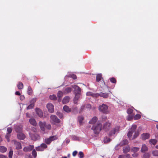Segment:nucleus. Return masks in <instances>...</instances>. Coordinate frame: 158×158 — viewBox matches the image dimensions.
I'll return each mask as SVG.
<instances>
[{
    "mask_svg": "<svg viewBox=\"0 0 158 158\" xmlns=\"http://www.w3.org/2000/svg\"><path fill=\"white\" fill-rule=\"evenodd\" d=\"M133 116L131 115H128L127 117V119L128 121H130L132 119H133Z\"/></svg>",
    "mask_w": 158,
    "mask_h": 158,
    "instance_id": "4d7b16f0",
    "label": "nucleus"
},
{
    "mask_svg": "<svg viewBox=\"0 0 158 158\" xmlns=\"http://www.w3.org/2000/svg\"><path fill=\"white\" fill-rule=\"evenodd\" d=\"M47 107L50 112L52 113L54 112V106L52 103H48L47 105Z\"/></svg>",
    "mask_w": 158,
    "mask_h": 158,
    "instance_id": "6e6552de",
    "label": "nucleus"
},
{
    "mask_svg": "<svg viewBox=\"0 0 158 158\" xmlns=\"http://www.w3.org/2000/svg\"><path fill=\"white\" fill-rule=\"evenodd\" d=\"M137 127V126L136 125H133L132 126L130 130L127 133V136L129 138H131V137L132 134L134 132H135V130Z\"/></svg>",
    "mask_w": 158,
    "mask_h": 158,
    "instance_id": "7ed1b4c3",
    "label": "nucleus"
},
{
    "mask_svg": "<svg viewBox=\"0 0 158 158\" xmlns=\"http://www.w3.org/2000/svg\"><path fill=\"white\" fill-rule=\"evenodd\" d=\"M141 117V116L140 114H137L134 117V119L135 120H138Z\"/></svg>",
    "mask_w": 158,
    "mask_h": 158,
    "instance_id": "37998d69",
    "label": "nucleus"
},
{
    "mask_svg": "<svg viewBox=\"0 0 158 158\" xmlns=\"http://www.w3.org/2000/svg\"><path fill=\"white\" fill-rule=\"evenodd\" d=\"M72 87L74 89L75 93V94H81V89L78 86L74 85H72Z\"/></svg>",
    "mask_w": 158,
    "mask_h": 158,
    "instance_id": "0eeeda50",
    "label": "nucleus"
},
{
    "mask_svg": "<svg viewBox=\"0 0 158 158\" xmlns=\"http://www.w3.org/2000/svg\"><path fill=\"white\" fill-rule=\"evenodd\" d=\"M56 114L60 118H63V115L62 114L60 113V112H57Z\"/></svg>",
    "mask_w": 158,
    "mask_h": 158,
    "instance_id": "8fccbe9b",
    "label": "nucleus"
},
{
    "mask_svg": "<svg viewBox=\"0 0 158 158\" xmlns=\"http://www.w3.org/2000/svg\"><path fill=\"white\" fill-rule=\"evenodd\" d=\"M15 131L16 132L20 133L23 131V126L21 125H17L15 127Z\"/></svg>",
    "mask_w": 158,
    "mask_h": 158,
    "instance_id": "9b49d317",
    "label": "nucleus"
},
{
    "mask_svg": "<svg viewBox=\"0 0 158 158\" xmlns=\"http://www.w3.org/2000/svg\"><path fill=\"white\" fill-rule=\"evenodd\" d=\"M72 89L70 87H67L64 89V92L65 93H69L71 92Z\"/></svg>",
    "mask_w": 158,
    "mask_h": 158,
    "instance_id": "c85d7f7f",
    "label": "nucleus"
},
{
    "mask_svg": "<svg viewBox=\"0 0 158 158\" xmlns=\"http://www.w3.org/2000/svg\"><path fill=\"white\" fill-rule=\"evenodd\" d=\"M150 134L148 133H144L141 135L142 139L143 140H145L149 138Z\"/></svg>",
    "mask_w": 158,
    "mask_h": 158,
    "instance_id": "4468645a",
    "label": "nucleus"
},
{
    "mask_svg": "<svg viewBox=\"0 0 158 158\" xmlns=\"http://www.w3.org/2000/svg\"><path fill=\"white\" fill-rule=\"evenodd\" d=\"M17 87L19 89H22L23 88V84L21 82H19L17 85Z\"/></svg>",
    "mask_w": 158,
    "mask_h": 158,
    "instance_id": "f704fd0d",
    "label": "nucleus"
},
{
    "mask_svg": "<svg viewBox=\"0 0 158 158\" xmlns=\"http://www.w3.org/2000/svg\"><path fill=\"white\" fill-rule=\"evenodd\" d=\"M128 142L127 139H124L120 143V144L121 146L127 145L128 144Z\"/></svg>",
    "mask_w": 158,
    "mask_h": 158,
    "instance_id": "7c9ffc66",
    "label": "nucleus"
},
{
    "mask_svg": "<svg viewBox=\"0 0 158 158\" xmlns=\"http://www.w3.org/2000/svg\"><path fill=\"white\" fill-rule=\"evenodd\" d=\"M7 131L8 132V134H10L12 130L11 128L8 127L7 129Z\"/></svg>",
    "mask_w": 158,
    "mask_h": 158,
    "instance_id": "bf43d9fd",
    "label": "nucleus"
},
{
    "mask_svg": "<svg viewBox=\"0 0 158 158\" xmlns=\"http://www.w3.org/2000/svg\"><path fill=\"white\" fill-rule=\"evenodd\" d=\"M138 154L137 153H134L132 155V156L134 157H137L138 156Z\"/></svg>",
    "mask_w": 158,
    "mask_h": 158,
    "instance_id": "338daca9",
    "label": "nucleus"
},
{
    "mask_svg": "<svg viewBox=\"0 0 158 158\" xmlns=\"http://www.w3.org/2000/svg\"><path fill=\"white\" fill-rule=\"evenodd\" d=\"M63 109L67 113H69L71 111V109L69 108V107L66 105H65L64 106Z\"/></svg>",
    "mask_w": 158,
    "mask_h": 158,
    "instance_id": "5701e85b",
    "label": "nucleus"
},
{
    "mask_svg": "<svg viewBox=\"0 0 158 158\" xmlns=\"http://www.w3.org/2000/svg\"><path fill=\"white\" fill-rule=\"evenodd\" d=\"M50 118L54 122L59 123L60 122V120L56 115H52L50 116Z\"/></svg>",
    "mask_w": 158,
    "mask_h": 158,
    "instance_id": "9d476101",
    "label": "nucleus"
},
{
    "mask_svg": "<svg viewBox=\"0 0 158 158\" xmlns=\"http://www.w3.org/2000/svg\"><path fill=\"white\" fill-rule=\"evenodd\" d=\"M32 156L36 158L37 156V152L35 149H33L32 152Z\"/></svg>",
    "mask_w": 158,
    "mask_h": 158,
    "instance_id": "a19ab883",
    "label": "nucleus"
},
{
    "mask_svg": "<svg viewBox=\"0 0 158 158\" xmlns=\"http://www.w3.org/2000/svg\"><path fill=\"white\" fill-rule=\"evenodd\" d=\"M45 127L48 130H50L51 129V126L50 124H46Z\"/></svg>",
    "mask_w": 158,
    "mask_h": 158,
    "instance_id": "13d9d810",
    "label": "nucleus"
},
{
    "mask_svg": "<svg viewBox=\"0 0 158 158\" xmlns=\"http://www.w3.org/2000/svg\"><path fill=\"white\" fill-rule=\"evenodd\" d=\"M36 150L38 151H43V149L41 147V146H38L36 148Z\"/></svg>",
    "mask_w": 158,
    "mask_h": 158,
    "instance_id": "49530a36",
    "label": "nucleus"
},
{
    "mask_svg": "<svg viewBox=\"0 0 158 158\" xmlns=\"http://www.w3.org/2000/svg\"><path fill=\"white\" fill-rule=\"evenodd\" d=\"M70 100V97L68 96H66L63 98L62 103L63 104H66L69 102Z\"/></svg>",
    "mask_w": 158,
    "mask_h": 158,
    "instance_id": "dca6fc26",
    "label": "nucleus"
},
{
    "mask_svg": "<svg viewBox=\"0 0 158 158\" xmlns=\"http://www.w3.org/2000/svg\"><path fill=\"white\" fill-rule=\"evenodd\" d=\"M153 155L155 156H158V151L155 150L153 151L152 152Z\"/></svg>",
    "mask_w": 158,
    "mask_h": 158,
    "instance_id": "58836bf2",
    "label": "nucleus"
},
{
    "mask_svg": "<svg viewBox=\"0 0 158 158\" xmlns=\"http://www.w3.org/2000/svg\"><path fill=\"white\" fill-rule=\"evenodd\" d=\"M13 154V151L11 149L10 150L9 153V158H12Z\"/></svg>",
    "mask_w": 158,
    "mask_h": 158,
    "instance_id": "09e8293b",
    "label": "nucleus"
},
{
    "mask_svg": "<svg viewBox=\"0 0 158 158\" xmlns=\"http://www.w3.org/2000/svg\"><path fill=\"white\" fill-rule=\"evenodd\" d=\"M52 142V141L50 137L49 138L45 139L44 140L45 143L48 145L50 144Z\"/></svg>",
    "mask_w": 158,
    "mask_h": 158,
    "instance_id": "c756f323",
    "label": "nucleus"
},
{
    "mask_svg": "<svg viewBox=\"0 0 158 158\" xmlns=\"http://www.w3.org/2000/svg\"><path fill=\"white\" fill-rule=\"evenodd\" d=\"M86 108L90 109L91 108V106L90 104H88L85 105Z\"/></svg>",
    "mask_w": 158,
    "mask_h": 158,
    "instance_id": "69168bd1",
    "label": "nucleus"
},
{
    "mask_svg": "<svg viewBox=\"0 0 158 158\" xmlns=\"http://www.w3.org/2000/svg\"><path fill=\"white\" fill-rule=\"evenodd\" d=\"M33 93V90L31 88L30 86H29L28 87L27 93L29 95H32Z\"/></svg>",
    "mask_w": 158,
    "mask_h": 158,
    "instance_id": "2f4dec72",
    "label": "nucleus"
},
{
    "mask_svg": "<svg viewBox=\"0 0 158 158\" xmlns=\"http://www.w3.org/2000/svg\"><path fill=\"white\" fill-rule=\"evenodd\" d=\"M133 110L132 109L129 108L127 110V112L128 114H131L133 112Z\"/></svg>",
    "mask_w": 158,
    "mask_h": 158,
    "instance_id": "5fc2aeb1",
    "label": "nucleus"
},
{
    "mask_svg": "<svg viewBox=\"0 0 158 158\" xmlns=\"http://www.w3.org/2000/svg\"><path fill=\"white\" fill-rule=\"evenodd\" d=\"M102 125L101 123H98L96 126H93L91 129L94 131V134H98L102 129Z\"/></svg>",
    "mask_w": 158,
    "mask_h": 158,
    "instance_id": "f03ea898",
    "label": "nucleus"
},
{
    "mask_svg": "<svg viewBox=\"0 0 158 158\" xmlns=\"http://www.w3.org/2000/svg\"><path fill=\"white\" fill-rule=\"evenodd\" d=\"M102 78V74H98L96 77V81L97 82H99L101 81Z\"/></svg>",
    "mask_w": 158,
    "mask_h": 158,
    "instance_id": "473e14b6",
    "label": "nucleus"
},
{
    "mask_svg": "<svg viewBox=\"0 0 158 158\" xmlns=\"http://www.w3.org/2000/svg\"><path fill=\"white\" fill-rule=\"evenodd\" d=\"M12 142H13L14 146L16 150H19L22 148V144L20 142L15 140H13Z\"/></svg>",
    "mask_w": 158,
    "mask_h": 158,
    "instance_id": "39448f33",
    "label": "nucleus"
},
{
    "mask_svg": "<svg viewBox=\"0 0 158 158\" xmlns=\"http://www.w3.org/2000/svg\"><path fill=\"white\" fill-rule=\"evenodd\" d=\"M36 101V100L35 99H32L31 101V102H33V103H31V104H30L27 107V109H32V108H33V107L34 106V103Z\"/></svg>",
    "mask_w": 158,
    "mask_h": 158,
    "instance_id": "a211bd4d",
    "label": "nucleus"
},
{
    "mask_svg": "<svg viewBox=\"0 0 158 158\" xmlns=\"http://www.w3.org/2000/svg\"><path fill=\"white\" fill-rule=\"evenodd\" d=\"M139 135V132L138 131H136L135 132V134L134 135L132 139H135Z\"/></svg>",
    "mask_w": 158,
    "mask_h": 158,
    "instance_id": "ea45409f",
    "label": "nucleus"
},
{
    "mask_svg": "<svg viewBox=\"0 0 158 158\" xmlns=\"http://www.w3.org/2000/svg\"><path fill=\"white\" fill-rule=\"evenodd\" d=\"M130 147L129 146H125L123 148V152L124 154H126L130 151Z\"/></svg>",
    "mask_w": 158,
    "mask_h": 158,
    "instance_id": "6ab92c4d",
    "label": "nucleus"
},
{
    "mask_svg": "<svg viewBox=\"0 0 158 158\" xmlns=\"http://www.w3.org/2000/svg\"><path fill=\"white\" fill-rule=\"evenodd\" d=\"M63 93L61 91H59L58 92L57 94V97L59 98L58 99V101L60 102L61 101V98L62 97Z\"/></svg>",
    "mask_w": 158,
    "mask_h": 158,
    "instance_id": "393cba45",
    "label": "nucleus"
},
{
    "mask_svg": "<svg viewBox=\"0 0 158 158\" xmlns=\"http://www.w3.org/2000/svg\"><path fill=\"white\" fill-rule=\"evenodd\" d=\"M40 146H41V147L43 148V151H44V149L46 148L48 146L47 145L44 143H42L40 144Z\"/></svg>",
    "mask_w": 158,
    "mask_h": 158,
    "instance_id": "79ce46f5",
    "label": "nucleus"
},
{
    "mask_svg": "<svg viewBox=\"0 0 158 158\" xmlns=\"http://www.w3.org/2000/svg\"><path fill=\"white\" fill-rule=\"evenodd\" d=\"M20 99L23 100L25 99V97L23 95H21L20 97Z\"/></svg>",
    "mask_w": 158,
    "mask_h": 158,
    "instance_id": "774afa93",
    "label": "nucleus"
},
{
    "mask_svg": "<svg viewBox=\"0 0 158 158\" xmlns=\"http://www.w3.org/2000/svg\"><path fill=\"white\" fill-rule=\"evenodd\" d=\"M34 148L33 145H29L24 147L23 149V151L25 152H30Z\"/></svg>",
    "mask_w": 158,
    "mask_h": 158,
    "instance_id": "1a4fd4ad",
    "label": "nucleus"
},
{
    "mask_svg": "<svg viewBox=\"0 0 158 158\" xmlns=\"http://www.w3.org/2000/svg\"><path fill=\"white\" fill-rule=\"evenodd\" d=\"M110 81L113 83L115 84L116 83V80L114 77H112L110 79Z\"/></svg>",
    "mask_w": 158,
    "mask_h": 158,
    "instance_id": "c03bdc74",
    "label": "nucleus"
},
{
    "mask_svg": "<svg viewBox=\"0 0 158 158\" xmlns=\"http://www.w3.org/2000/svg\"><path fill=\"white\" fill-rule=\"evenodd\" d=\"M84 117L83 116H81L78 117V120L80 125L82 123V121L84 120Z\"/></svg>",
    "mask_w": 158,
    "mask_h": 158,
    "instance_id": "c9c22d12",
    "label": "nucleus"
},
{
    "mask_svg": "<svg viewBox=\"0 0 158 158\" xmlns=\"http://www.w3.org/2000/svg\"><path fill=\"white\" fill-rule=\"evenodd\" d=\"M85 106H81V108L80 110V113L82 112L84 109Z\"/></svg>",
    "mask_w": 158,
    "mask_h": 158,
    "instance_id": "e2e57ef3",
    "label": "nucleus"
},
{
    "mask_svg": "<svg viewBox=\"0 0 158 158\" xmlns=\"http://www.w3.org/2000/svg\"><path fill=\"white\" fill-rule=\"evenodd\" d=\"M10 134L7 133L6 136H5V138L6 139L7 141L9 142L10 141V139L9 138L10 137Z\"/></svg>",
    "mask_w": 158,
    "mask_h": 158,
    "instance_id": "864d4df0",
    "label": "nucleus"
},
{
    "mask_svg": "<svg viewBox=\"0 0 158 158\" xmlns=\"http://www.w3.org/2000/svg\"><path fill=\"white\" fill-rule=\"evenodd\" d=\"M71 77L74 79H76L77 78V76L74 74H72L70 75Z\"/></svg>",
    "mask_w": 158,
    "mask_h": 158,
    "instance_id": "052dcab7",
    "label": "nucleus"
},
{
    "mask_svg": "<svg viewBox=\"0 0 158 158\" xmlns=\"http://www.w3.org/2000/svg\"><path fill=\"white\" fill-rule=\"evenodd\" d=\"M87 94L88 95H91V96H94L96 97H98V96H99V94H90V92H89V93H88Z\"/></svg>",
    "mask_w": 158,
    "mask_h": 158,
    "instance_id": "6e6d98bb",
    "label": "nucleus"
},
{
    "mask_svg": "<svg viewBox=\"0 0 158 158\" xmlns=\"http://www.w3.org/2000/svg\"><path fill=\"white\" fill-rule=\"evenodd\" d=\"M36 113L40 117H42L43 116V113L42 111L39 108H37L35 109Z\"/></svg>",
    "mask_w": 158,
    "mask_h": 158,
    "instance_id": "ddd939ff",
    "label": "nucleus"
},
{
    "mask_svg": "<svg viewBox=\"0 0 158 158\" xmlns=\"http://www.w3.org/2000/svg\"><path fill=\"white\" fill-rule=\"evenodd\" d=\"M139 148L138 147H134L132 148L131 149V152H136L138 151L139 150Z\"/></svg>",
    "mask_w": 158,
    "mask_h": 158,
    "instance_id": "4c0bfd02",
    "label": "nucleus"
},
{
    "mask_svg": "<svg viewBox=\"0 0 158 158\" xmlns=\"http://www.w3.org/2000/svg\"><path fill=\"white\" fill-rule=\"evenodd\" d=\"M7 148L3 146L0 147V152L2 153H4L6 152Z\"/></svg>",
    "mask_w": 158,
    "mask_h": 158,
    "instance_id": "72a5a7b5",
    "label": "nucleus"
},
{
    "mask_svg": "<svg viewBox=\"0 0 158 158\" xmlns=\"http://www.w3.org/2000/svg\"><path fill=\"white\" fill-rule=\"evenodd\" d=\"M0 158H8L7 157L3 155H0Z\"/></svg>",
    "mask_w": 158,
    "mask_h": 158,
    "instance_id": "0e129e2a",
    "label": "nucleus"
},
{
    "mask_svg": "<svg viewBox=\"0 0 158 158\" xmlns=\"http://www.w3.org/2000/svg\"><path fill=\"white\" fill-rule=\"evenodd\" d=\"M79 157L80 158H83L84 157V154L82 152H80L79 153Z\"/></svg>",
    "mask_w": 158,
    "mask_h": 158,
    "instance_id": "3c124183",
    "label": "nucleus"
},
{
    "mask_svg": "<svg viewBox=\"0 0 158 158\" xmlns=\"http://www.w3.org/2000/svg\"><path fill=\"white\" fill-rule=\"evenodd\" d=\"M150 157V155L148 153H147L145 154H144L143 156V158H149Z\"/></svg>",
    "mask_w": 158,
    "mask_h": 158,
    "instance_id": "603ef678",
    "label": "nucleus"
},
{
    "mask_svg": "<svg viewBox=\"0 0 158 158\" xmlns=\"http://www.w3.org/2000/svg\"><path fill=\"white\" fill-rule=\"evenodd\" d=\"M52 141L57 140L58 139V136L57 135H55L50 137Z\"/></svg>",
    "mask_w": 158,
    "mask_h": 158,
    "instance_id": "e433bc0d",
    "label": "nucleus"
},
{
    "mask_svg": "<svg viewBox=\"0 0 158 158\" xmlns=\"http://www.w3.org/2000/svg\"><path fill=\"white\" fill-rule=\"evenodd\" d=\"M131 155L129 154H123L120 155L118 158H130Z\"/></svg>",
    "mask_w": 158,
    "mask_h": 158,
    "instance_id": "4be33fe9",
    "label": "nucleus"
},
{
    "mask_svg": "<svg viewBox=\"0 0 158 158\" xmlns=\"http://www.w3.org/2000/svg\"><path fill=\"white\" fill-rule=\"evenodd\" d=\"M119 127L118 126L112 129L109 133V135L110 137H111L116 133L118 132Z\"/></svg>",
    "mask_w": 158,
    "mask_h": 158,
    "instance_id": "20e7f679",
    "label": "nucleus"
},
{
    "mask_svg": "<svg viewBox=\"0 0 158 158\" xmlns=\"http://www.w3.org/2000/svg\"><path fill=\"white\" fill-rule=\"evenodd\" d=\"M99 96L103 98H106L108 97L109 95L108 93L101 92L99 94Z\"/></svg>",
    "mask_w": 158,
    "mask_h": 158,
    "instance_id": "bb28decb",
    "label": "nucleus"
},
{
    "mask_svg": "<svg viewBox=\"0 0 158 158\" xmlns=\"http://www.w3.org/2000/svg\"><path fill=\"white\" fill-rule=\"evenodd\" d=\"M110 126V123L106 122L104 124L102 128L105 131H107L109 130Z\"/></svg>",
    "mask_w": 158,
    "mask_h": 158,
    "instance_id": "423d86ee",
    "label": "nucleus"
},
{
    "mask_svg": "<svg viewBox=\"0 0 158 158\" xmlns=\"http://www.w3.org/2000/svg\"><path fill=\"white\" fill-rule=\"evenodd\" d=\"M148 150V148L147 146L145 144H143L141 148V152H144L145 151H147Z\"/></svg>",
    "mask_w": 158,
    "mask_h": 158,
    "instance_id": "b1692460",
    "label": "nucleus"
},
{
    "mask_svg": "<svg viewBox=\"0 0 158 158\" xmlns=\"http://www.w3.org/2000/svg\"><path fill=\"white\" fill-rule=\"evenodd\" d=\"M46 123L45 122H42L40 121L39 123V125L41 130L44 131L45 130Z\"/></svg>",
    "mask_w": 158,
    "mask_h": 158,
    "instance_id": "f8f14e48",
    "label": "nucleus"
},
{
    "mask_svg": "<svg viewBox=\"0 0 158 158\" xmlns=\"http://www.w3.org/2000/svg\"><path fill=\"white\" fill-rule=\"evenodd\" d=\"M108 106L106 104H103L98 107V110L100 112L104 114H108L109 113L108 110Z\"/></svg>",
    "mask_w": 158,
    "mask_h": 158,
    "instance_id": "f257e3e1",
    "label": "nucleus"
},
{
    "mask_svg": "<svg viewBox=\"0 0 158 158\" xmlns=\"http://www.w3.org/2000/svg\"><path fill=\"white\" fill-rule=\"evenodd\" d=\"M49 98L51 100H56L57 99L56 96L55 95H50L49 97Z\"/></svg>",
    "mask_w": 158,
    "mask_h": 158,
    "instance_id": "a18cd8bd",
    "label": "nucleus"
},
{
    "mask_svg": "<svg viewBox=\"0 0 158 158\" xmlns=\"http://www.w3.org/2000/svg\"><path fill=\"white\" fill-rule=\"evenodd\" d=\"M157 142V140L156 139H150L149 141V143L150 144H152L154 145H155Z\"/></svg>",
    "mask_w": 158,
    "mask_h": 158,
    "instance_id": "cd10ccee",
    "label": "nucleus"
},
{
    "mask_svg": "<svg viewBox=\"0 0 158 158\" xmlns=\"http://www.w3.org/2000/svg\"><path fill=\"white\" fill-rule=\"evenodd\" d=\"M29 122L33 126H35L36 125V122L34 118H30L29 119Z\"/></svg>",
    "mask_w": 158,
    "mask_h": 158,
    "instance_id": "a878e982",
    "label": "nucleus"
},
{
    "mask_svg": "<svg viewBox=\"0 0 158 158\" xmlns=\"http://www.w3.org/2000/svg\"><path fill=\"white\" fill-rule=\"evenodd\" d=\"M98 118L97 117H93L92 119L89 121V123L92 124H94L97 121Z\"/></svg>",
    "mask_w": 158,
    "mask_h": 158,
    "instance_id": "aec40b11",
    "label": "nucleus"
},
{
    "mask_svg": "<svg viewBox=\"0 0 158 158\" xmlns=\"http://www.w3.org/2000/svg\"><path fill=\"white\" fill-rule=\"evenodd\" d=\"M29 135L31 139L33 140H36L39 137V136L37 134H31L29 133Z\"/></svg>",
    "mask_w": 158,
    "mask_h": 158,
    "instance_id": "f3484780",
    "label": "nucleus"
},
{
    "mask_svg": "<svg viewBox=\"0 0 158 158\" xmlns=\"http://www.w3.org/2000/svg\"><path fill=\"white\" fill-rule=\"evenodd\" d=\"M77 153V151H75L73 152V156H75Z\"/></svg>",
    "mask_w": 158,
    "mask_h": 158,
    "instance_id": "680f3d73",
    "label": "nucleus"
},
{
    "mask_svg": "<svg viewBox=\"0 0 158 158\" xmlns=\"http://www.w3.org/2000/svg\"><path fill=\"white\" fill-rule=\"evenodd\" d=\"M80 98V94H75V96L73 99L74 104H77V102Z\"/></svg>",
    "mask_w": 158,
    "mask_h": 158,
    "instance_id": "412c9836",
    "label": "nucleus"
},
{
    "mask_svg": "<svg viewBox=\"0 0 158 158\" xmlns=\"http://www.w3.org/2000/svg\"><path fill=\"white\" fill-rule=\"evenodd\" d=\"M111 140V139L107 138V137H106L104 138V143H108L110 142Z\"/></svg>",
    "mask_w": 158,
    "mask_h": 158,
    "instance_id": "de8ad7c7",
    "label": "nucleus"
},
{
    "mask_svg": "<svg viewBox=\"0 0 158 158\" xmlns=\"http://www.w3.org/2000/svg\"><path fill=\"white\" fill-rule=\"evenodd\" d=\"M17 136L18 139L20 140H23L26 137L25 135L22 132L17 134Z\"/></svg>",
    "mask_w": 158,
    "mask_h": 158,
    "instance_id": "2eb2a0df",
    "label": "nucleus"
}]
</instances>
